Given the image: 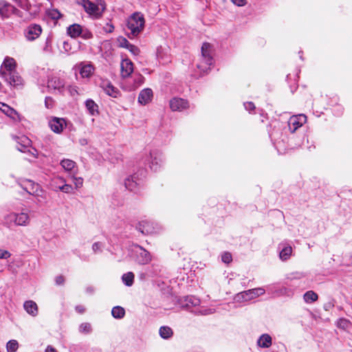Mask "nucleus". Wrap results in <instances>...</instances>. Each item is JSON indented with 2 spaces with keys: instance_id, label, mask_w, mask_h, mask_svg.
<instances>
[{
  "instance_id": "obj_62",
  "label": "nucleus",
  "mask_w": 352,
  "mask_h": 352,
  "mask_svg": "<svg viewBox=\"0 0 352 352\" xmlns=\"http://www.w3.org/2000/svg\"><path fill=\"white\" fill-rule=\"evenodd\" d=\"M84 142H85V140H83V141H82L81 144H83Z\"/></svg>"
},
{
  "instance_id": "obj_35",
  "label": "nucleus",
  "mask_w": 352,
  "mask_h": 352,
  "mask_svg": "<svg viewBox=\"0 0 352 352\" xmlns=\"http://www.w3.org/2000/svg\"><path fill=\"white\" fill-rule=\"evenodd\" d=\"M19 344L16 340H11L6 345L7 350L10 352H15L18 349Z\"/></svg>"
},
{
  "instance_id": "obj_14",
  "label": "nucleus",
  "mask_w": 352,
  "mask_h": 352,
  "mask_svg": "<svg viewBox=\"0 0 352 352\" xmlns=\"http://www.w3.org/2000/svg\"><path fill=\"white\" fill-rule=\"evenodd\" d=\"M16 9L10 3L4 0L0 1V15L2 17L8 18L14 13Z\"/></svg>"
},
{
  "instance_id": "obj_30",
  "label": "nucleus",
  "mask_w": 352,
  "mask_h": 352,
  "mask_svg": "<svg viewBox=\"0 0 352 352\" xmlns=\"http://www.w3.org/2000/svg\"><path fill=\"white\" fill-rule=\"evenodd\" d=\"M137 228L144 234H148L152 232L148 221L140 222Z\"/></svg>"
},
{
  "instance_id": "obj_26",
  "label": "nucleus",
  "mask_w": 352,
  "mask_h": 352,
  "mask_svg": "<svg viewBox=\"0 0 352 352\" xmlns=\"http://www.w3.org/2000/svg\"><path fill=\"white\" fill-rule=\"evenodd\" d=\"M111 315L116 319H122L125 316V310L120 306L113 307L111 310Z\"/></svg>"
},
{
  "instance_id": "obj_9",
  "label": "nucleus",
  "mask_w": 352,
  "mask_h": 352,
  "mask_svg": "<svg viewBox=\"0 0 352 352\" xmlns=\"http://www.w3.org/2000/svg\"><path fill=\"white\" fill-rule=\"evenodd\" d=\"M307 117L303 114L291 117L288 122L290 131L294 133L299 127L305 123Z\"/></svg>"
},
{
  "instance_id": "obj_7",
  "label": "nucleus",
  "mask_w": 352,
  "mask_h": 352,
  "mask_svg": "<svg viewBox=\"0 0 352 352\" xmlns=\"http://www.w3.org/2000/svg\"><path fill=\"white\" fill-rule=\"evenodd\" d=\"M7 219L10 221H14L17 226H25L29 223L30 217L25 212H21L19 214L11 213L7 216Z\"/></svg>"
},
{
  "instance_id": "obj_8",
  "label": "nucleus",
  "mask_w": 352,
  "mask_h": 352,
  "mask_svg": "<svg viewBox=\"0 0 352 352\" xmlns=\"http://www.w3.org/2000/svg\"><path fill=\"white\" fill-rule=\"evenodd\" d=\"M265 292V291L263 287H257L239 293L238 296H241L243 300L247 301L261 296L264 294Z\"/></svg>"
},
{
  "instance_id": "obj_10",
  "label": "nucleus",
  "mask_w": 352,
  "mask_h": 352,
  "mask_svg": "<svg viewBox=\"0 0 352 352\" xmlns=\"http://www.w3.org/2000/svg\"><path fill=\"white\" fill-rule=\"evenodd\" d=\"M100 87L107 95L113 98H117L120 94L119 90L107 80H102L100 84Z\"/></svg>"
},
{
  "instance_id": "obj_50",
  "label": "nucleus",
  "mask_w": 352,
  "mask_h": 352,
  "mask_svg": "<svg viewBox=\"0 0 352 352\" xmlns=\"http://www.w3.org/2000/svg\"><path fill=\"white\" fill-rule=\"evenodd\" d=\"M63 49L67 52H69V50H71L70 44L67 41H64L63 42Z\"/></svg>"
},
{
  "instance_id": "obj_15",
  "label": "nucleus",
  "mask_w": 352,
  "mask_h": 352,
  "mask_svg": "<svg viewBox=\"0 0 352 352\" xmlns=\"http://www.w3.org/2000/svg\"><path fill=\"white\" fill-rule=\"evenodd\" d=\"M150 155L151 160L150 168L153 170L157 171L160 166V164L163 161L162 154L159 151H155L151 152Z\"/></svg>"
},
{
  "instance_id": "obj_16",
  "label": "nucleus",
  "mask_w": 352,
  "mask_h": 352,
  "mask_svg": "<svg viewBox=\"0 0 352 352\" xmlns=\"http://www.w3.org/2000/svg\"><path fill=\"white\" fill-rule=\"evenodd\" d=\"M170 107L173 111H182L188 107V101L175 98L170 101Z\"/></svg>"
},
{
  "instance_id": "obj_29",
  "label": "nucleus",
  "mask_w": 352,
  "mask_h": 352,
  "mask_svg": "<svg viewBox=\"0 0 352 352\" xmlns=\"http://www.w3.org/2000/svg\"><path fill=\"white\" fill-rule=\"evenodd\" d=\"M303 298L307 303H311L318 300V296L314 291L310 290L304 294Z\"/></svg>"
},
{
  "instance_id": "obj_53",
  "label": "nucleus",
  "mask_w": 352,
  "mask_h": 352,
  "mask_svg": "<svg viewBox=\"0 0 352 352\" xmlns=\"http://www.w3.org/2000/svg\"><path fill=\"white\" fill-rule=\"evenodd\" d=\"M234 4L239 6H243L245 4V0H231Z\"/></svg>"
},
{
  "instance_id": "obj_2",
  "label": "nucleus",
  "mask_w": 352,
  "mask_h": 352,
  "mask_svg": "<svg viewBox=\"0 0 352 352\" xmlns=\"http://www.w3.org/2000/svg\"><path fill=\"white\" fill-rule=\"evenodd\" d=\"M145 20L140 12L133 13L127 20V35L129 38L137 37L144 30Z\"/></svg>"
},
{
  "instance_id": "obj_55",
  "label": "nucleus",
  "mask_w": 352,
  "mask_h": 352,
  "mask_svg": "<svg viewBox=\"0 0 352 352\" xmlns=\"http://www.w3.org/2000/svg\"><path fill=\"white\" fill-rule=\"evenodd\" d=\"M86 292L88 293V294H94V288L91 286H89V287H87L86 288Z\"/></svg>"
},
{
  "instance_id": "obj_41",
  "label": "nucleus",
  "mask_w": 352,
  "mask_h": 352,
  "mask_svg": "<svg viewBox=\"0 0 352 352\" xmlns=\"http://www.w3.org/2000/svg\"><path fill=\"white\" fill-rule=\"evenodd\" d=\"M80 36L85 39H89L93 37L92 33L87 29H82V33Z\"/></svg>"
},
{
  "instance_id": "obj_40",
  "label": "nucleus",
  "mask_w": 352,
  "mask_h": 352,
  "mask_svg": "<svg viewBox=\"0 0 352 352\" xmlns=\"http://www.w3.org/2000/svg\"><path fill=\"white\" fill-rule=\"evenodd\" d=\"M221 260L225 263H230L232 260L231 254L229 252H224L221 256Z\"/></svg>"
},
{
  "instance_id": "obj_31",
  "label": "nucleus",
  "mask_w": 352,
  "mask_h": 352,
  "mask_svg": "<svg viewBox=\"0 0 352 352\" xmlns=\"http://www.w3.org/2000/svg\"><path fill=\"white\" fill-rule=\"evenodd\" d=\"M60 164L65 170L72 171L76 166V162L69 159H64L60 162Z\"/></svg>"
},
{
  "instance_id": "obj_27",
  "label": "nucleus",
  "mask_w": 352,
  "mask_h": 352,
  "mask_svg": "<svg viewBox=\"0 0 352 352\" xmlns=\"http://www.w3.org/2000/svg\"><path fill=\"white\" fill-rule=\"evenodd\" d=\"M160 336L164 339H168L172 337L173 332L170 327L163 326L160 328Z\"/></svg>"
},
{
  "instance_id": "obj_37",
  "label": "nucleus",
  "mask_w": 352,
  "mask_h": 352,
  "mask_svg": "<svg viewBox=\"0 0 352 352\" xmlns=\"http://www.w3.org/2000/svg\"><path fill=\"white\" fill-rule=\"evenodd\" d=\"M48 16L52 19L57 20L60 18L61 14L58 10L53 9L48 12Z\"/></svg>"
},
{
  "instance_id": "obj_28",
  "label": "nucleus",
  "mask_w": 352,
  "mask_h": 352,
  "mask_svg": "<svg viewBox=\"0 0 352 352\" xmlns=\"http://www.w3.org/2000/svg\"><path fill=\"white\" fill-rule=\"evenodd\" d=\"M122 280L124 284L128 287L133 285L134 282V274L131 272L125 273L122 276Z\"/></svg>"
},
{
  "instance_id": "obj_42",
  "label": "nucleus",
  "mask_w": 352,
  "mask_h": 352,
  "mask_svg": "<svg viewBox=\"0 0 352 352\" xmlns=\"http://www.w3.org/2000/svg\"><path fill=\"white\" fill-rule=\"evenodd\" d=\"M127 50H129L135 56L138 55L140 52V49L133 44L129 45Z\"/></svg>"
},
{
  "instance_id": "obj_61",
  "label": "nucleus",
  "mask_w": 352,
  "mask_h": 352,
  "mask_svg": "<svg viewBox=\"0 0 352 352\" xmlns=\"http://www.w3.org/2000/svg\"><path fill=\"white\" fill-rule=\"evenodd\" d=\"M84 142H85V140H83V141H82L81 144H83Z\"/></svg>"
},
{
  "instance_id": "obj_32",
  "label": "nucleus",
  "mask_w": 352,
  "mask_h": 352,
  "mask_svg": "<svg viewBox=\"0 0 352 352\" xmlns=\"http://www.w3.org/2000/svg\"><path fill=\"white\" fill-rule=\"evenodd\" d=\"M185 306L186 307H196L199 305L200 300L199 298L193 296H189L185 297Z\"/></svg>"
},
{
  "instance_id": "obj_5",
  "label": "nucleus",
  "mask_w": 352,
  "mask_h": 352,
  "mask_svg": "<svg viewBox=\"0 0 352 352\" xmlns=\"http://www.w3.org/2000/svg\"><path fill=\"white\" fill-rule=\"evenodd\" d=\"M23 189L30 195L36 197L38 202L46 199L45 192L41 188L40 185L31 180H27L21 185Z\"/></svg>"
},
{
  "instance_id": "obj_12",
  "label": "nucleus",
  "mask_w": 352,
  "mask_h": 352,
  "mask_svg": "<svg viewBox=\"0 0 352 352\" xmlns=\"http://www.w3.org/2000/svg\"><path fill=\"white\" fill-rule=\"evenodd\" d=\"M42 32V28L39 25H30L25 31V36L29 41H34L38 38Z\"/></svg>"
},
{
  "instance_id": "obj_25",
  "label": "nucleus",
  "mask_w": 352,
  "mask_h": 352,
  "mask_svg": "<svg viewBox=\"0 0 352 352\" xmlns=\"http://www.w3.org/2000/svg\"><path fill=\"white\" fill-rule=\"evenodd\" d=\"M124 185L126 188L130 191H135L138 185L136 177L135 176H131L126 178L124 181Z\"/></svg>"
},
{
  "instance_id": "obj_54",
  "label": "nucleus",
  "mask_w": 352,
  "mask_h": 352,
  "mask_svg": "<svg viewBox=\"0 0 352 352\" xmlns=\"http://www.w3.org/2000/svg\"><path fill=\"white\" fill-rule=\"evenodd\" d=\"M45 352H58L57 350L53 347L51 345H48L46 349H45Z\"/></svg>"
},
{
  "instance_id": "obj_56",
  "label": "nucleus",
  "mask_w": 352,
  "mask_h": 352,
  "mask_svg": "<svg viewBox=\"0 0 352 352\" xmlns=\"http://www.w3.org/2000/svg\"><path fill=\"white\" fill-rule=\"evenodd\" d=\"M68 89H69V92L71 93V94H72V95H74L75 93H77V91H76V89H75V87H72V86H69V87H68Z\"/></svg>"
},
{
  "instance_id": "obj_1",
  "label": "nucleus",
  "mask_w": 352,
  "mask_h": 352,
  "mask_svg": "<svg viewBox=\"0 0 352 352\" xmlns=\"http://www.w3.org/2000/svg\"><path fill=\"white\" fill-rule=\"evenodd\" d=\"M16 63L14 58L6 57L1 67L0 75L5 81L15 88L23 86V79L16 71Z\"/></svg>"
},
{
  "instance_id": "obj_4",
  "label": "nucleus",
  "mask_w": 352,
  "mask_h": 352,
  "mask_svg": "<svg viewBox=\"0 0 352 352\" xmlns=\"http://www.w3.org/2000/svg\"><path fill=\"white\" fill-rule=\"evenodd\" d=\"M212 45L208 43H204L201 47V61L197 64V68L203 74L207 73L212 65L213 59L211 55Z\"/></svg>"
},
{
  "instance_id": "obj_18",
  "label": "nucleus",
  "mask_w": 352,
  "mask_h": 352,
  "mask_svg": "<svg viewBox=\"0 0 352 352\" xmlns=\"http://www.w3.org/2000/svg\"><path fill=\"white\" fill-rule=\"evenodd\" d=\"M133 63L129 59H124L121 63V74L123 78L129 77L133 71Z\"/></svg>"
},
{
  "instance_id": "obj_23",
  "label": "nucleus",
  "mask_w": 352,
  "mask_h": 352,
  "mask_svg": "<svg viewBox=\"0 0 352 352\" xmlns=\"http://www.w3.org/2000/svg\"><path fill=\"white\" fill-rule=\"evenodd\" d=\"M257 344L260 347L268 348L272 345V338L269 334H263L258 338Z\"/></svg>"
},
{
  "instance_id": "obj_20",
  "label": "nucleus",
  "mask_w": 352,
  "mask_h": 352,
  "mask_svg": "<svg viewBox=\"0 0 352 352\" xmlns=\"http://www.w3.org/2000/svg\"><path fill=\"white\" fill-rule=\"evenodd\" d=\"M64 80L58 77H52L48 80V87L58 91H62L64 88Z\"/></svg>"
},
{
  "instance_id": "obj_48",
  "label": "nucleus",
  "mask_w": 352,
  "mask_h": 352,
  "mask_svg": "<svg viewBox=\"0 0 352 352\" xmlns=\"http://www.w3.org/2000/svg\"><path fill=\"white\" fill-rule=\"evenodd\" d=\"M10 256V254L8 251L0 250V258H7Z\"/></svg>"
},
{
  "instance_id": "obj_58",
  "label": "nucleus",
  "mask_w": 352,
  "mask_h": 352,
  "mask_svg": "<svg viewBox=\"0 0 352 352\" xmlns=\"http://www.w3.org/2000/svg\"><path fill=\"white\" fill-rule=\"evenodd\" d=\"M113 29H114L113 25H109V28H108V29L106 30V31L108 32H113Z\"/></svg>"
},
{
  "instance_id": "obj_22",
  "label": "nucleus",
  "mask_w": 352,
  "mask_h": 352,
  "mask_svg": "<svg viewBox=\"0 0 352 352\" xmlns=\"http://www.w3.org/2000/svg\"><path fill=\"white\" fill-rule=\"evenodd\" d=\"M82 28L77 23L69 25L67 28V34L72 38H76L82 33Z\"/></svg>"
},
{
  "instance_id": "obj_43",
  "label": "nucleus",
  "mask_w": 352,
  "mask_h": 352,
  "mask_svg": "<svg viewBox=\"0 0 352 352\" xmlns=\"http://www.w3.org/2000/svg\"><path fill=\"white\" fill-rule=\"evenodd\" d=\"M102 244L100 242H95L92 245V250L94 253H98L102 251Z\"/></svg>"
},
{
  "instance_id": "obj_49",
  "label": "nucleus",
  "mask_w": 352,
  "mask_h": 352,
  "mask_svg": "<svg viewBox=\"0 0 352 352\" xmlns=\"http://www.w3.org/2000/svg\"><path fill=\"white\" fill-rule=\"evenodd\" d=\"M56 285H63L65 282V278L63 276H58L56 278Z\"/></svg>"
},
{
  "instance_id": "obj_36",
  "label": "nucleus",
  "mask_w": 352,
  "mask_h": 352,
  "mask_svg": "<svg viewBox=\"0 0 352 352\" xmlns=\"http://www.w3.org/2000/svg\"><path fill=\"white\" fill-rule=\"evenodd\" d=\"M79 331L81 333H88L91 331V324L88 322L82 323L79 327Z\"/></svg>"
},
{
  "instance_id": "obj_17",
  "label": "nucleus",
  "mask_w": 352,
  "mask_h": 352,
  "mask_svg": "<svg viewBox=\"0 0 352 352\" xmlns=\"http://www.w3.org/2000/svg\"><path fill=\"white\" fill-rule=\"evenodd\" d=\"M153 96V91L151 89H144L139 94L138 102L141 104L145 105L151 101Z\"/></svg>"
},
{
  "instance_id": "obj_46",
  "label": "nucleus",
  "mask_w": 352,
  "mask_h": 352,
  "mask_svg": "<svg viewBox=\"0 0 352 352\" xmlns=\"http://www.w3.org/2000/svg\"><path fill=\"white\" fill-rule=\"evenodd\" d=\"M244 107L247 111H251L255 109V105L252 102H247L244 103Z\"/></svg>"
},
{
  "instance_id": "obj_45",
  "label": "nucleus",
  "mask_w": 352,
  "mask_h": 352,
  "mask_svg": "<svg viewBox=\"0 0 352 352\" xmlns=\"http://www.w3.org/2000/svg\"><path fill=\"white\" fill-rule=\"evenodd\" d=\"M144 77L141 74H138L135 78V83L137 86H140L144 82Z\"/></svg>"
},
{
  "instance_id": "obj_51",
  "label": "nucleus",
  "mask_w": 352,
  "mask_h": 352,
  "mask_svg": "<svg viewBox=\"0 0 352 352\" xmlns=\"http://www.w3.org/2000/svg\"><path fill=\"white\" fill-rule=\"evenodd\" d=\"M129 45H131V43H130L126 38H123L121 42V46L127 49Z\"/></svg>"
},
{
  "instance_id": "obj_13",
  "label": "nucleus",
  "mask_w": 352,
  "mask_h": 352,
  "mask_svg": "<svg viewBox=\"0 0 352 352\" xmlns=\"http://www.w3.org/2000/svg\"><path fill=\"white\" fill-rule=\"evenodd\" d=\"M51 129L56 133H60L66 126V121L63 118H54L49 122Z\"/></svg>"
},
{
  "instance_id": "obj_47",
  "label": "nucleus",
  "mask_w": 352,
  "mask_h": 352,
  "mask_svg": "<svg viewBox=\"0 0 352 352\" xmlns=\"http://www.w3.org/2000/svg\"><path fill=\"white\" fill-rule=\"evenodd\" d=\"M52 99L50 97H46L45 99V105L47 109H50L52 107Z\"/></svg>"
},
{
  "instance_id": "obj_3",
  "label": "nucleus",
  "mask_w": 352,
  "mask_h": 352,
  "mask_svg": "<svg viewBox=\"0 0 352 352\" xmlns=\"http://www.w3.org/2000/svg\"><path fill=\"white\" fill-rule=\"evenodd\" d=\"M77 3L83 7L85 11L95 19H100L106 9V3L103 0H78Z\"/></svg>"
},
{
  "instance_id": "obj_6",
  "label": "nucleus",
  "mask_w": 352,
  "mask_h": 352,
  "mask_svg": "<svg viewBox=\"0 0 352 352\" xmlns=\"http://www.w3.org/2000/svg\"><path fill=\"white\" fill-rule=\"evenodd\" d=\"M133 252L135 261L140 265H146L151 261V254L140 245H135Z\"/></svg>"
},
{
  "instance_id": "obj_21",
  "label": "nucleus",
  "mask_w": 352,
  "mask_h": 352,
  "mask_svg": "<svg viewBox=\"0 0 352 352\" xmlns=\"http://www.w3.org/2000/svg\"><path fill=\"white\" fill-rule=\"evenodd\" d=\"M23 307L27 313L32 316H36L38 314V306L33 300L25 301Z\"/></svg>"
},
{
  "instance_id": "obj_59",
  "label": "nucleus",
  "mask_w": 352,
  "mask_h": 352,
  "mask_svg": "<svg viewBox=\"0 0 352 352\" xmlns=\"http://www.w3.org/2000/svg\"><path fill=\"white\" fill-rule=\"evenodd\" d=\"M49 43H50L49 40H47V42H46L47 45H46V47H45V50H46V49H47V47L48 46L47 45H48Z\"/></svg>"
},
{
  "instance_id": "obj_44",
  "label": "nucleus",
  "mask_w": 352,
  "mask_h": 352,
  "mask_svg": "<svg viewBox=\"0 0 352 352\" xmlns=\"http://www.w3.org/2000/svg\"><path fill=\"white\" fill-rule=\"evenodd\" d=\"M83 179L82 177H75L74 178V185L76 188H78L82 186Z\"/></svg>"
},
{
  "instance_id": "obj_24",
  "label": "nucleus",
  "mask_w": 352,
  "mask_h": 352,
  "mask_svg": "<svg viewBox=\"0 0 352 352\" xmlns=\"http://www.w3.org/2000/svg\"><path fill=\"white\" fill-rule=\"evenodd\" d=\"M85 107L91 115L95 116L98 114V106L93 100H87L85 101Z\"/></svg>"
},
{
  "instance_id": "obj_33",
  "label": "nucleus",
  "mask_w": 352,
  "mask_h": 352,
  "mask_svg": "<svg viewBox=\"0 0 352 352\" xmlns=\"http://www.w3.org/2000/svg\"><path fill=\"white\" fill-rule=\"evenodd\" d=\"M292 252V248L290 245L284 247L280 252V258L283 261L287 260Z\"/></svg>"
},
{
  "instance_id": "obj_39",
  "label": "nucleus",
  "mask_w": 352,
  "mask_h": 352,
  "mask_svg": "<svg viewBox=\"0 0 352 352\" xmlns=\"http://www.w3.org/2000/svg\"><path fill=\"white\" fill-rule=\"evenodd\" d=\"M58 188L60 190L65 193H71L73 190L72 185L66 184L63 186H59Z\"/></svg>"
},
{
  "instance_id": "obj_52",
  "label": "nucleus",
  "mask_w": 352,
  "mask_h": 352,
  "mask_svg": "<svg viewBox=\"0 0 352 352\" xmlns=\"http://www.w3.org/2000/svg\"><path fill=\"white\" fill-rule=\"evenodd\" d=\"M76 311L80 314H83L85 311V309L82 305H78L76 307Z\"/></svg>"
},
{
  "instance_id": "obj_19",
  "label": "nucleus",
  "mask_w": 352,
  "mask_h": 352,
  "mask_svg": "<svg viewBox=\"0 0 352 352\" xmlns=\"http://www.w3.org/2000/svg\"><path fill=\"white\" fill-rule=\"evenodd\" d=\"M78 67L79 73L82 78H90L94 74V68L91 64H84L81 63Z\"/></svg>"
},
{
  "instance_id": "obj_11",
  "label": "nucleus",
  "mask_w": 352,
  "mask_h": 352,
  "mask_svg": "<svg viewBox=\"0 0 352 352\" xmlns=\"http://www.w3.org/2000/svg\"><path fill=\"white\" fill-rule=\"evenodd\" d=\"M17 146L16 148L18 151L22 153H30L34 155L33 153H32L29 148L31 146L32 141L26 136H22L21 138L17 137Z\"/></svg>"
},
{
  "instance_id": "obj_57",
  "label": "nucleus",
  "mask_w": 352,
  "mask_h": 352,
  "mask_svg": "<svg viewBox=\"0 0 352 352\" xmlns=\"http://www.w3.org/2000/svg\"><path fill=\"white\" fill-rule=\"evenodd\" d=\"M348 324V320L345 319H341L340 320V325L342 326L343 327Z\"/></svg>"
},
{
  "instance_id": "obj_38",
  "label": "nucleus",
  "mask_w": 352,
  "mask_h": 352,
  "mask_svg": "<svg viewBox=\"0 0 352 352\" xmlns=\"http://www.w3.org/2000/svg\"><path fill=\"white\" fill-rule=\"evenodd\" d=\"M18 6L25 10H29L30 5L28 3L27 0H18L15 1Z\"/></svg>"
},
{
  "instance_id": "obj_34",
  "label": "nucleus",
  "mask_w": 352,
  "mask_h": 352,
  "mask_svg": "<svg viewBox=\"0 0 352 352\" xmlns=\"http://www.w3.org/2000/svg\"><path fill=\"white\" fill-rule=\"evenodd\" d=\"M3 109L2 111L6 114L8 116L14 119L15 116L17 115V112L12 108L10 107L7 104H2Z\"/></svg>"
},
{
  "instance_id": "obj_60",
  "label": "nucleus",
  "mask_w": 352,
  "mask_h": 352,
  "mask_svg": "<svg viewBox=\"0 0 352 352\" xmlns=\"http://www.w3.org/2000/svg\"><path fill=\"white\" fill-rule=\"evenodd\" d=\"M84 142H85V140H83V141H82L81 144H83Z\"/></svg>"
}]
</instances>
